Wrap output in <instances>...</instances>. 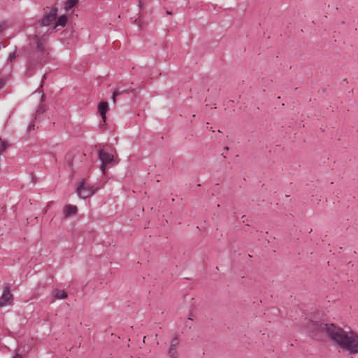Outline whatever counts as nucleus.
Listing matches in <instances>:
<instances>
[{
  "label": "nucleus",
  "instance_id": "c85d7f7f",
  "mask_svg": "<svg viewBox=\"0 0 358 358\" xmlns=\"http://www.w3.org/2000/svg\"><path fill=\"white\" fill-rule=\"evenodd\" d=\"M145 336L143 337V342H145Z\"/></svg>",
  "mask_w": 358,
  "mask_h": 358
},
{
  "label": "nucleus",
  "instance_id": "39448f33",
  "mask_svg": "<svg viewBox=\"0 0 358 358\" xmlns=\"http://www.w3.org/2000/svg\"><path fill=\"white\" fill-rule=\"evenodd\" d=\"M13 301V294L10 293V287H4L3 294L0 297V308L11 303Z\"/></svg>",
  "mask_w": 358,
  "mask_h": 358
},
{
  "label": "nucleus",
  "instance_id": "412c9836",
  "mask_svg": "<svg viewBox=\"0 0 358 358\" xmlns=\"http://www.w3.org/2000/svg\"><path fill=\"white\" fill-rule=\"evenodd\" d=\"M13 358H22L21 355H20L19 354H16Z\"/></svg>",
  "mask_w": 358,
  "mask_h": 358
},
{
  "label": "nucleus",
  "instance_id": "423d86ee",
  "mask_svg": "<svg viewBox=\"0 0 358 358\" xmlns=\"http://www.w3.org/2000/svg\"><path fill=\"white\" fill-rule=\"evenodd\" d=\"M100 159L101 160L100 169L103 174L106 173V168L107 166L111 167L117 164L116 158H100Z\"/></svg>",
  "mask_w": 358,
  "mask_h": 358
},
{
  "label": "nucleus",
  "instance_id": "bb28decb",
  "mask_svg": "<svg viewBox=\"0 0 358 358\" xmlns=\"http://www.w3.org/2000/svg\"><path fill=\"white\" fill-rule=\"evenodd\" d=\"M187 320H188V321H191V320H192V318L189 317V318L187 319Z\"/></svg>",
  "mask_w": 358,
  "mask_h": 358
},
{
  "label": "nucleus",
  "instance_id": "20e7f679",
  "mask_svg": "<svg viewBox=\"0 0 358 358\" xmlns=\"http://www.w3.org/2000/svg\"><path fill=\"white\" fill-rule=\"evenodd\" d=\"M57 15V9L56 8H52L48 13H47L41 21V27H48L54 21L56 20Z\"/></svg>",
  "mask_w": 358,
  "mask_h": 358
},
{
  "label": "nucleus",
  "instance_id": "cd10ccee",
  "mask_svg": "<svg viewBox=\"0 0 358 358\" xmlns=\"http://www.w3.org/2000/svg\"><path fill=\"white\" fill-rule=\"evenodd\" d=\"M224 149L227 150H228V147H224Z\"/></svg>",
  "mask_w": 358,
  "mask_h": 358
},
{
  "label": "nucleus",
  "instance_id": "b1692460",
  "mask_svg": "<svg viewBox=\"0 0 358 358\" xmlns=\"http://www.w3.org/2000/svg\"><path fill=\"white\" fill-rule=\"evenodd\" d=\"M3 47H4L3 44L2 43H0V49H1V48H3Z\"/></svg>",
  "mask_w": 358,
  "mask_h": 358
},
{
  "label": "nucleus",
  "instance_id": "393cba45",
  "mask_svg": "<svg viewBox=\"0 0 358 358\" xmlns=\"http://www.w3.org/2000/svg\"><path fill=\"white\" fill-rule=\"evenodd\" d=\"M3 47H4L3 44L2 43H0V49H1V48H3Z\"/></svg>",
  "mask_w": 358,
  "mask_h": 358
},
{
  "label": "nucleus",
  "instance_id": "5701e85b",
  "mask_svg": "<svg viewBox=\"0 0 358 358\" xmlns=\"http://www.w3.org/2000/svg\"><path fill=\"white\" fill-rule=\"evenodd\" d=\"M41 101H44V100H45V95H44V94H41Z\"/></svg>",
  "mask_w": 358,
  "mask_h": 358
},
{
  "label": "nucleus",
  "instance_id": "f3484780",
  "mask_svg": "<svg viewBox=\"0 0 358 358\" xmlns=\"http://www.w3.org/2000/svg\"><path fill=\"white\" fill-rule=\"evenodd\" d=\"M16 57H17L16 52L14 51V52L10 53V55H9V56L8 57V60L9 62H13L16 58Z\"/></svg>",
  "mask_w": 358,
  "mask_h": 358
},
{
  "label": "nucleus",
  "instance_id": "a878e982",
  "mask_svg": "<svg viewBox=\"0 0 358 358\" xmlns=\"http://www.w3.org/2000/svg\"><path fill=\"white\" fill-rule=\"evenodd\" d=\"M166 13H167L168 15H171V11H167Z\"/></svg>",
  "mask_w": 358,
  "mask_h": 358
},
{
  "label": "nucleus",
  "instance_id": "4468645a",
  "mask_svg": "<svg viewBox=\"0 0 358 358\" xmlns=\"http://www.w3.org/2000/svg\"><path fill=\"white\" fill-rule=\"evenodd\" d=\"M10 146L8 142L0 139V155L3 154V152Z\"/></svg>",
  "mask_w": 358,
  "mask_h": 358
},
{
  "label": "nucleus",
  "instance_id": "4be33fe9",
  "mask_svg": "<svg viewBox=\"0 0 358 358\" xmlns=\"http://www.w3.org/2000/svg\"><path fill=\"white\" fill-rule=\"evenodd\" d=\"M30 63H31V64H33V65H34V64H34V57H32V58L31 59Z\"/></svg>",
  "mask_w": 358,
  "mask_h": 358
},
{
  "label": "nucleus",
  "instance_id": "dca6fc26",
  "mask_svg": "<svg viewBox=\"0 0 358 358\" xmlns=\"http://www.w3.org/2000/svg\"><path fill=\"white\" fill-rule=\"evenodd\" d=\"M126 90H121L120 88H116L115 90V91L113 92V96H112V99H113V101L114 103H115V98L116 96H119L120 94H121L123 92H125Z\"/></svg>",
  "mask_w": 358,
  "mask_h": 358
},
{
  "label": "nucleus",
  "instance_id": "f257e3e1",
  "mask_svg": "<svg viewBox=\"0 0 358 358\" xmlns=\"http://www.w3.org/2000/svg\"><path fill=\"white\" fill-rule=\"evenodd\" d=\"M307 329L315 336L320 333L326 335L336 346L348 355L358 354V334L353 331H345L332 323L309 321Z\"/></svg>",
  "mask_w": 358,
  "mask_h": 358
},
{
  "label": "nucleus",
  "instance_id": "9b49d317",
  "mask_svg": "<svg viewBox=\"0 0 358 358\" xmlns=\"http://www.w3.org/2000/svg\"><path fill=\"white\" fill-rule=\"evenodd\" d=\"M53 296L55 299H64L68 296L65 291L60 289H55L53 291Z\"/></svg>",
  "mask_w": 358,
  "mask_h": 358
},
{
  "label": "nucleus",
  "instance_id": "9d476101",
  "mask_svg": "<svg viewBox=\"0 0 358 358\" xmlns=\"http://www.w3.org/2000/svg\"><path fill=\"white\" fill-rule=\"evenodd\" d=\"M78 208L76 206L66 205L64 208V215L65 217H69L77 213Z\"/></svg>",
  "mask_w": 358,
  "mask_h": 358
},
{
  "label": "nucleus",
  "instance_id": "1a4fd4ad",
  "mask_svg": "<svg viewBox=\"0 0 358 358\" xmlns=\"http://www.w3.org/2000/svg\"><path fill=\"white\" fill-rule=\"evenodd\" d=\"M108 104L106 101H101L98 105V110L101 117L102 121L103 122H106V112L108 111Z\"/></svg>",
  "mask_w": 358,
  "mask_h": 358
},
{
  "label": "nucleus",
  "instance_id": "6ab92c4d",
  "mask_svg": "<svg viewBox=\"0 0 358 358\" xmlns=\"http://www.w3.org/2000/svg\"><path fill=\"white\" fill-rule=\"evenodd\" d=\"M6 25L4 24H0V33L5 29Z\"/></svg>",
  "mask_w": 358,
  "mask_h": 358
},
{
  "label": "nucleus",
  "instance_id": "2eb2a0df",
  "mask_svg": "<svg viewBox=\"0 0 358 358\" xmlns=\"http://www.w3.org/2000/svg\"><path fill=\"white\" fill-rule=\"evenodd\" d=\"M45 110H46L45 105L41 104L36 110V113L34 115V119L36 120L39 115L43 114V113H45Z\"/></svg>",
  "mask_w": 358,
  "mask_h": 358
},
{
  "label": "nucleus",
  "instance_id": "0eeeda50",
  "mask_svg": "<svg viewBox=\"0 0 358 358\" xmlns=\"http://www.w3.org/2000/svg\"><path fill=\"white\" fill-rule=\"evenodd\" d=\"M97 152L98 157H115L116 155L115 151L108 145L104 146L102 149H99Z\"/></svg>",
  "mask_w": 358,
  "mask_h": 358
},
{
  "label": "nucleus",
  "instance_id": "7ed1b4c3",
  "mask_svg": "<svg viewBox=\"0 0 358 358\" xmlns=\"http://www.w3.org/2000/svg\"><path fill=\"white\" fill-rule=\"evenodd\" d=\"M99 189L98 186H92L85 182V179H82L77 185L76 193L79 197L87 199L94 194Z\"/></svg>",
  "mask_w": 358,
  "mask_h": 358
},
{
  "label": "nucleus",
  "instance_id": "f03ea898",
  "mask_svg": "<svg viewBox=\"0 0 358 358\" xmlns=\"http://www.w3.org/2000/svg\"><path fill=\"white\" fill-rule=\"evenodd\" d=\"M50 29H48L45 34L38 31L30 38V45L36 48V53L38 55L36 63L43 64L46 62L45 59L49 54L48 50L45 48L46 34H48Z\"/></svg>",
  "mask_w": 358,
  "mask_h": 358
},
{
  "label": "nucleus",
  "instance_id": "aec40b11",
  "mask_svg": "<svg viewBox=\"0 0 358 358\" xmlns=\"http://www.w3.org/2000/svg\"><path fill=\"white\" fill-rule=\"evenodd\" d=\"M4 82L2 79H0V89L3 86Z\"/></svg>",
  "mask_w": 358,
  "mask_h": 358
},
{
  "label": "nucleus",
  "instance_id": "c756f323",
  "mask_svg": "<svg viewBox=\"0 0 358 358\" xmlns=\"http://www.w3.org/2000/svg\"><path fill=\"white\" fill-rule=\"evenodd\" d=\"M68 358V357H67Z\"/></svg>",
  "mask_w": 358,
  "mask_h": 358
},
{
  "label": "nucleus",
  "instance_id": "f8f14e48",
  "mask_svg": "<svg viewBox=\"0 0 358 358\" xmlns=\"http://www.w3.org/2000/svg\"><path fill=\"white\" fill-rule=\"evenodd\" d=\"M67 22V17L65 15H60L55 23L54 28L61 26L64 27Z\"/></svg>",
  "mask_w": 358,
  "mask_h": 358
},
{
  "label": "nucleus",
  "instance_id": "6e6552de",
  "mask_svg": "<svg viewBox=\"0 0 358 358\" xmlns=\"http://www.w3.org/2000/svg\"><path fill=\"white\" fill-rule=\"evenodd\" d=\"M179 344V339L178 337H175L172 339L171 346L169 350V355L171 358H176L177 356V346Z\"/></svg>",
  "mask_w": 358,
  "mask_h": 358
},
{
  "label": "nucleus",
  "instance_id": "ddd939ff",
  "mask_svg": "<svg viewBox=\"0 0 358 358\" xmlns=\"http://www.w3.org/2000/svg\"><path fill=\"white\" fill-rule=\"evenodd\" d=\"M78 2V0H66L65 2V9L69 10L75 6Z\"/></svg>",
  "mask_w": 358,
  "mask_h": 358
},
{
  "label": "nucleus",
  "instance_id": "a211bd4d",
  "mask_svg": "<svg viewBox=\"0 0 358 358\" xmlns=\"http://www.w3.org/2000/svg\"><path fill=\"white\" fill-rule=\"evenodd\" d=\"M34 127H35V124H34V122H31L29 125V127H28V131H30L31 130H34Z\"/></svg>",
  "mask_w": 358,
  "mask_h": 358
}]
</instances>
